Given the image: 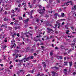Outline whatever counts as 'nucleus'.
<instances>
[{
	"label": "nucleus",
	"instance_id": "nucleus-1",
	"mask_svg": "<svg viewBox=\"0 0 76 76\" xmlns=\"http://www.w3.org/2000/svg\"><path fill=\"white\" fill-rule=\"evenodd\" d=\"M38 6L39 7L40 10H37V11L39 12L40 15H43V14L44 13V12L45 11V9L44 7L43 9H42V7L41 6L39 5H38Z\"/></svg>",
	"mask_w": 76,
	"mask_h": 76
},
{
	"label": "nucleus",
	"instance_id": "nucleus-2",
	"mask_svg": "<svg viewBox=\"0 0 76 76\" xmlns=\"http://www.w3.org/2000/svg\"><path fill=\"white\" fill-rule=\"evenodd\" d=\"M11 42L12 44H13V45H11V48H13V47H15L16 46V44L14 43L15 42V40H14L13 39L11 41Z\"/></svg>",
	"mask_w": 76,
	"mask_h": 76
},
{
	"label": "nucleus",
	"instance_id": "nucleus-3",
	"mask_svg": "<svg viewBox=\"0 0 76 76\" xmlns=\"http://www.w3.org/2000/svg\"><path fill=\"white\" fill-rule=\"evenodd\" d=\"M34 10H32L29 13V12H26L27 13H28V15H31V16L30 17V18H31V19L33 18V17L32 16V13H33V12H34Z\"/></svg>",
	"mask_w": 76,
	"mask_h": 76
},
{
	"label": "nucleus",
	"instance_id": "nucleus-4",
	"mask_svg": "<svg viewBox=\"0 0 76 76\" xmlns=\"http://www.w3.org/2000/svg\"><path fill=\"white\" fill-rule=\"evenodd\" d=\"M30 57H28L27 58H26V56H25L24 58L23 59V60H24V63H25L26 61H28V60H29L30 59Z\"/></svg>",
	"mask_w": 76,
	"mask_h": 76
},
{
	"label": "nucleus",
	"instance_id": "nucleus-5",
	"mask_svg": "<svg viewBox=\"0 0 76 76\" xmlns=\"http://www.w3.org/2000/svg\"><path fill=\"white\" fill-rule=\"evenodd\" d=\"M69 3H72V1H69V2H67L65 4H64V5H62V6H68V5H69Z\"/></svg>",
	"mask_w": 76,
	"mask_h": 76
},
{
	"label": "nucleus",
	"instance_id": "nucleus-6",
	"mask_svg": "<svg viewBox=\"0 0 76 76\" xmlns=\"http://www.w3.org/2000/svg\"><path fill=\"white\" fill-rule=\"evenodd\" d=\"M29 18H27L26 20H23V22L24 23H27L28 21H29Z\"/></svg>",
	"mask_w": 76,
	"mask_h": 76
},
{
	"label": "nucleus",
	"instance_id": "nucleus-7",
	"mask_svg": "<svg viewBox=\"0 0 76 76\" xmlns=\"http://www.w3.org/2000/svg\"><path fill=\"white\" fill-rule=\"evenodd\" d=\"M47 30H48V33H50V31H53V29L50 28H47Z\"/></svg>",
	"mask_w": 76,
	"mask_h": 76
},
{
	"label": "nucleus",
	"instance_id": "nucleus-8",
	"mask_svg": "<svg viewBox=\"0 0 76 76\" xmlns=\"http://www.w3.org/2000/svg\"><path fill=\"white\" fill-rule=\"evenodd\" d=\"M12 56H15L16 58H17L18 57H19V55L18 54H16V53H15V54L13 53L12 54Z\"/></svg>",
	"mask_w": 76,
	"mask_h": 76
},
{
	"label": "nucleus",
	"instance_id": "nucleus-9",
	"mask_svg": "<svg viewBox=\"0 0 76 76\" xmlns=\"http://www.w3.org/2000/svg\"><path fill=\"white\" fill-rule=\"evenodd\" d=\"M44 76V74L42 73L41 75H40V73H38V74L36 75H35V76Z\"/></svg>",
	"mask_w": 76,
	"mask_h": 76
},
{
	"label": "nucleus",
	"instance_id": "nucleus-10",
	"mask_svg": "<svg viewBox=\"0 0 76 76\" xmlns=\"http://www.w3.org/2000/svg\"><path fill=\"white\" fill-rule=\"evenodd\" d=\"M42 65H43L44 67H46V64L45 62H42Z\"/></svg>",
	"mask_w": 76,
	"mask_h": 76
},
{
	"label": "nucleus",
	"instance_id": "nucleus-11",
	"mask_svg": "<svg viewBox=\"0 0 76 76\" xmlns=\"http://www.w3.org/2000/svg\"><path fill=\"white\" fill-rule=\"evenodd\" d=\"M64 72L65 75H67V70L66 69H64Z\"/></svg>",
	"mask_w": 76,
	"mask_h": 76
},
{
	"label": "nucleus",
	"instance_id": "nucleus-12",
	"mask_svg": "<svg viewBox=\"0 0 76 76\" xmlns=\"http://www.w3.org/2000/svg\"><path fill=\"white\" fill-rule=\"evenodd\" d=\"M69 66L70 67H71L72 66V61H70V62H69Z\"/></svg>",
	"mask_w": 76,
	"mask_h": 76
},
{
	"label": "nucleus",
	"instance_id": "nucleus-13",
	"mask_svg": "<svg viewBox=\"0 0 76 76\" xmlns=\"http://www.w3.org/2000/svg\"><path fill=\"white\" fill-rule=\"evenodd\" d=\"M52 76H55L56 75V72H54V71H52Z\"/></svg>",
	"mask_w": 76,
	"mask_h": 76
},
{
	"label": "nucleus",
	"instance_id": "nucleus-14",
	"mask_svg": "<svg viewBox=\"0 0 76 76\" xmlns=\"http://www.w3.org/2000/svg\"><path fill=\"white\" fill-rule=\"evenodd\" d=\"M60 17H64V13H62L61 15H60Z\"/></svg>",
	"mask_w": 76,
	"mask_h": 76
},
{
	"label": "nucleus",
	"instance_id": "nucleus-15",
	"mask_svg": "<svg viewBox=\"0 0 76 76\" xmlns=\"http://www.w3.org/2000/svg\"><path fill=\"white\" fill-rule=\"evenodd\" d=\"M16 2L20 3L22 2V1H21L20 0H17V1H16Z\"/></svg>",
	"mask_w": 76,
	"mask_h": 76
},
{
	"label": "nucleus",
	"instance_id": "nucleus-16",
	"mask_svg": "<svg viewBox=\"0 0 76 76\" xmlns=\"http://www.w3.org/2000/svg\"><path fill=\"white\" fill-rule=\"evenodd\" d=\"M76 10V6L75 5L72 8V10Z\"/></svg>",
	"mask_w": 76,
	"mask_h": 76
},
{
	"label": "nucleus",
	"instance_id": "nucleus-17",
	"mask_svg": "<svg viewBox=\"0 0 76 76\" xmlns=\"http://www.w3.org/2000/svg\"><path fill=\"white\" fill-rule=\"evenodd\" d=\"M64 66H67V62L65 61L64 62Z\"/></svg>",
	"mask_w": 76,
	"mask_h": 76
},
{
	"label": "nucleus",
	"instance_id": "nucleus-18",
	"mask_svg": "<svg viewBox=\"0 0 76 76\" xmlns=\"http://www.w3.org/2000/svg\"><path fill=\"white\" fill-rule=\"evenodd\" d=\"M22 5H24V7H25V6H26V2H24L22 3Z\"/></svg>",
	"mask_w": 76,
	"mask_h": 76
},
{
	"label": "nucleus",
	"instance_id": "nucleus-19",
	"mask_svg": "<svg viewBox=\"0 0 76 76\" xmlns=\"http://www.w3.org/2000/svg\"><path fill=\"white\" fill-rule=\"evenodd\" d=\"M54 16H58V17H60V15H58V13H55L54 14Z\"/></svg>",
	"mask_w": 76,
	"mask_h": 76
},
{
	"label": "nucleus",
	"instance_id": "nucleus-20",
	"mask_svg": "<svg viewBox=\"0 0 76 76\" xmlns=\"http://www.w3.org/2000/svg\"><path fill=\"white\" fill-rule=\"evenodd\" d=\"M75 45V43H74L71 44L70 45L71 47H74V45Z\"/></svg>",
	"mask_w": 76,
	"mask_h": 76
},
{
	"label": "nucleus",
	"instance_id": "nucleus-21",
	"mask_svg": "<svg viewBox=\"0 0 76 76\" xmlns=\"http://www.w3.org/2000/svg\"><path fill=\"white\" fill-rule=\"evenodd\" d=\"M53 69L55 68V69H56L57 70H58V67H56V66H55L54 67H52Z\"/></svg>",
	"mask_w": 76,
	"mask_h": 76
},
{
	"label": "nucleus",
	"instance_id": "nucleus-22",
	"mask_svg": "<svg viewBox=\"0 0 76 76\" xmlns=\"http://www.w3.org/2000/svg\"><path fill=\"white\" fill-rule=\"evenodd\" d=\"M4 21H7V20H8V19H6V18H4Z\"/></svg>",
	"mask_w": 76,
	"mask_h": 76
},
{
	"label": "nucleus",
	"instance_id": "nucleus-23",
	"mask_svg": "<svg viewBox=\"0 0 76 76\" xmlns=\"http://www.w3.org/2000/svg\"><path fill=\"white\" fill-rule=\"evenodd\" d=\"M72 50L71 49H70L69 50H68V53H70V52H71V51H72Z\"/></svg>",
	"mask_w": 76,
	"mask_h": 76
},
{
	"label": "nucleus",
	"instance_id": "nucleus-24",
	"mask_svg": "<svg viewBox=\"0 0 76 76\" xmlns=\"http://www.w3.org/2000/svg\"><path fill=\"white\" fill-rule=\"evenodd\" d=\"M19 19L20 20H22V17H19Z\"/></svg>",
	"mask_w": 76,
	"mask_h": 76
},
{
	"label": "nucleus",
	"instance_id": "nucleus-25",
	"mask_svg": "<svg viewBox=\"0 0 76 76\" xmlns=\"http://www.w3.org/2000/svg\"><path fill=\"white\" fill-rule=\"evenodd\" d=\"M58 12H61V10L60 9H58Z\"/></svg>",
	"mask_w": 76,
	"mask_h": 76
},
{
	"label": "nucleus",
	"instance_id": "nucleus-26",
	"mask_svg": "<svg viewBox=\"0 0 76 76\" xmlns=\"http://www.w3.org/2000/svg\"><path fill=\"white\" fill-rule=\"evenodd\" d=\"M14 29H15V30H16V29H19V27H15L14 28Z\"/></svg>",
	"mask_w": 76,
	"mask_h": 76
},
{
	"label": "nucleus",
	"instance_id": "nucleus-27",
	"mask_svg": "<svg viewBox=\"0 0 76 76\" xmlns=\"http://www.w3.org/2000/svg\"><path fill=\"white\" fill-rule=\"evenodd\" d=\"M15 16V14H13V15H12L11 16V18H12L13 17H14V16Z\"/></svg>",
	"mask_w": 76,
	"mask_h": 76
},
{
	"label": "nucleus",
	"instance_id": "nucleus-28",
	"mask_svg": "<svg viewBox=\"0 0 76 76\" xmlns=\"http://www.w3.org/2000/svg\"><path fill=\"white\" fill-rule=\"evenodd\" d=\"M11 12L12 13H15V11H14V10H11Z\"/></svg>",
	"mask_w": 76,
	"mask_h": 76
},
{
	"label": "nucleus",
	"instance_id": "nucleus-29",
	"mask_svg": "<svg viewBox=\"0 0 76 76\" xmlns=\"http://www.w3.org/2000/svg\"><path fill=\"white\" fill-rule=\"evenodd\" d=\"M56 23H58V24L59 26H58V28H59L60 27V24H59V23H58L57 21L56 22Z\"/></svg>",
	"mask_w": 76,
	"mask_h": 76
},
{
	"label": "nucleus",
	"instance_id": "nucleus-30",
	"mask_svg": "<svg viewBox=\"0 0 76 76\" xmlns=\"http://www.w3.org/2000/svg\"><path fill=\"white\" fill-rule=\"evenodd\" d=\"M35 38H36L35 37L33 39V40L34 41H35V42H37V41H38L35 40Z\"/></svg>",
	"mask_w": 76,
	"mask_h": 76
},
{
	"label": "nucleus",
	"instance_id": "nucleus-31",
	"mask_svg": "<svg viewBox=\"0 0 76 76\" xmlns=\"http://www.w3.org/2000/svg\"><path fill=\"white\" fill-rule=\"evenodd\" d=\"M69 30H67L66 31V34H68L69 32Z\"/></svg>",
	"mask_w": 76,
	"mask_h": 76
},
{
	"label": "nucleus",
	"instance_id": "nucleus-32",
	"mask_svg": "<svg viewBox=\"0 0 76 76\" xmlns=\"http://www.w3.org/2000/svg\"><path fill=\"white\" fill-rule=\"evenodd\" d=\"M50 56H52V55H53V52H51L50 53Z\"/></svg>",
	"mask_w": 76,
	"mask_h": 76
},
{
	"label": "nucleus",
	"instance_id": "nucleus-33",
	"mask_svg": "<svg viewBox=\"0 0 76 76\" xmlns=\"http://www.w3.org/2000/svg\"><path fill=\"white\" fill-rule=\"evenodd\" d=\"M73 41L75 42H76V38L73 39Z\"/></svg>",
	"mask_w": 76,
	"mask_h": 76
},
{
	"label": "nucleus",
	"instance_id": "nucleus-34",
	"mask_svg": "<svg viewBox=\"0 0 76 76\" xmlns=\"http://www.w3.org/2000/svg\"><path fill=\"white\" fill-rule=\"evenodd\" d=\"M71 28L72 29V30H73L74 29V28H74V27H73V26H71Z\"/></svg>",
	"mask_w": 76,
	"mask_h": 76
},
{
	"label": "nucleus",
	"instance_id": "nucleus-35",
	"mask_svg": "<svg viewBox=\"0 0 76 76\" xmlns=\"http://www.w3.org/2000/svg\"><path fill=\"white\" fill-rule=\"evenodd\" d=\"M21 6H22V4H20L18 5V7H21Z\"/></svg>",
	"mask_w": 76,
	"mask_h": 76
},
{
	"label": "nucleus",
	"instance_id": "nucleus-36",
	"mask_svg": "<svg viewBox=\"0 0 76 76\" xmlns=\"http://www.w3.org/2000/svg\"><path fill=\"white\" fill-rule=\"evenodd\" d=\"M4 26H5V25L2 24L1 26V28H2L3 27H4V28L5 27Z\"/></svg>",
	"mask_w": 76,
	"mask_h": 76
},
{
	"label": "nucleus",
	"instance_id": "nucleus-37",
	"mask_svg": "<svg viewBox=\"0 0 76 76\" xmlns=\"http://www.w3.org/2000/svg\"><path fill=\"white\" fill-rule=\"evenodd\" d=\"M15 52H16V53H18V52H19V50H15Z\"/></svg>",
	"mask_w": 76,
	"mask_h": 76
},
{
	"label": "nucleus",
	"instance_id": "nucleus-38",
	"mask_svg": "<svg viewBox=\"0 0 76 76\" xmlns=\"http://www.w3.org/2000/svg\"><path fill=\"white\" fill-rule=\"evenodd\" d=\"M57 3H59L60 2V1H59V0H57Z\"/></svg>",
	"mask_w": 76,
	"mask_h": 76
},
{
	"label": "nucleus",
	"instance_id": "nucleus-39",
	"mask_svg": "<svg viewBox=\"0 0 76 76\" xmlns=\"http://www.w3.org/2000/svg\"><path fill=\"white\" fill-rule=\"evenodd\" d=\"M7 11H5L4 12V15H7Z\"/></svg>",
	"mask_w": 76,
	"mask_h": 76
},
{
	"label": "nucleus",
	"instance_id": "nucleus-40",
	"mask_svg": "<svg viewBox=\"0 0 76 76\" xmlns=\"http://www.w3.org/2000/svg\"><path fill=\"white\" fill-rule=\"evenodd\" d=\"M66 58H67V60H69V59H70V58L68 56H67V57H66Z\"/></svg>",
	"mask_w": 76,
	"mask_h": 76
},
{
	"label": "nucleus",
	"instance_id": "nucleus-41",
	"mask_svg": "<svg viewBox=\"0 0 76 76\" xmlns=\"http://www.w3.org/2000/svg\"><path fill=\"white\" fill-rule=\"evenodd\" d=\"M53 0H49V2H50V3H51V2H52V1H53Z\"/></svg>",
	"mask_w": 76,
	"mask_h": 76
},
{
	"label": "nucleus",
	"instance_id": "nucleus-42",
	"mask_svg": "<svg viewBox=\"0 0 76 76\" xmlns=\"http://www.w3.org/2000/svg\"><path fill=\"white\" fill-rule=\"evenodd\" d=\"M46 39H50V38L48 37H47Z\"/></svg>",
	"mask_w": 76,
	"mask_h": 76
},
{
	"label": "nucleus",
	"instance_id": "nucleus-43",
	"mask_svg": "<svg viewBox=\"0 0 76 76\" xmlns=\"http://www.w3.org/2000/svg\"><path fill=\"white\" fill-rule=\"evenodd\" d=\"M3 10V8H1L0 9V12H1Z\"/></svg>",
	"mask_w": 76,
	"mask_h": 76
},
{
	"label": "nucleus",
	"instance_id": "nucleus-44",
	"mask_svg": "<svg viewBox=\"0 0 76 76\" xmlns=\"http://www.w3.org/2000/svg\"><path fill=\"white\" fill-rule=\"evenodd\" d=\"M17 36L18 37H19V33H18L17 34Z\"/></svg>",
	"mask_w": 76,
	"mask_h": 76
},
{
	"label": "nucleus",
	"instance_id": "nucleus-45",
	"mask_svg": "<svg viewBox=\"0 0 76 76\" xmlns=\"http://www.w3.org/2000/svg\"><path fill=\"white\" fill-rule=\"evenodd\" d=\"M63 47H63V45H61V48H62V49H63Z\"/></svg>",
	"mask_w": 76,
	"mask_h": 76
},
{
	"label": "nucleus",
	"instance_id": "nucleus-46",
	"mask_svg": "<svg viewBox=\"0 0 76 76\" xmlns=\"http://www.w3.org/2000/svg\"><path fill=\"white\" fill-rule=\"evenodd\" d=\"M31 73H34V70H33L31 71Z\"/></svg>",
	"mask_w": 76,
	"mask_h": 76
},
{
	"label": "nucleus",
	"instance_id": "nucleus-47",
	"mask_svg": "<svg viewBox=\"0 0 76 76\" xmlns=\"http://www.w3.org/2000/svg\"><path fill=\"white\" fill-rule=\"evenodd\" d=\"M31 59H33L34 58V56H31Z\"/></svg>",
	"mask_w": 76,
	"mask_h": 76
},
{
	"label": "nucleus",
	"instance_id": "nucleus-48",
	"mask_svg": "<svg viewBox=\"0 0 76 76\" xmlns=\"http://www.w3.org/2000/svg\"><path fill=\"white\" fill-rule=\"evenodd\" d=\"M58 57L59 58H60V59H62V58H63L62 56H58Z\"/></svg>",
	"mask_w": 76,
	"mask_h": 76
},
{
	"label": "nucleus",
	"instance_id": "nucleus-49",
	"mask_svg": "<svg viewBox=\"0 0 76 76\" xmlns=\"http://www.w3.org/2000/svg\"><path fill=\"white\" fill-rule=\"evenodd\" d=\"M76 72H74L73 73V75H76Z\"/></svg>",
	"mask_w": 76,
	"mask_h": 76
},
{
	"label": "nucleus",
	"instance_id": "nucleus-50",
	"mask_svg": "<svg viewBox=\"0 0 76 76\" xmlns=\"http://www.w3.org/2000/svg\"><path fill=\"white\" fill-rule=\"evenodd\" d=\"M67 20H70V18H69L67 19Z\"/></svg>",
	"mask_w": 76,
	"mask_h": 76
},
{
	"label": "nucleus",
	"instance_id": "nucleus-51",
	"mask_svg": "<svg viewBox=\"0 0 76 76\" xmlns=\"http://www.w3.org/2000/svg\"><path fill=\"white\" fill-rule=\"evenodd\" d=\"M73 15H75V16H76V12H74V13H73Z\"/></svg>",
	"mask_w": 76,
	"mask_h": 76
},
{
	"label": "nucleus",
	"instance_id": "nucleus-52",
	"mask_svg": "<svg viewBox=\"0 0 76 76\" xmlns=\"http://www.w3.org/2000/svg\"><path fill=\"white\" fill-rule=\"evenodd\" d=\"M55 49H56V50H58V48L57 47H56L55 48Z\"/></svg>",
	"mask_w": 76,
	"mask_h": 76
},
{
	"label": "nucleus",
	"instance_id": "nucleus-53",
	"mask_svg": "<svg viewBox=\"0 0 76 76\" xmlns=\"http://www.w3.org/2000/svg\"><path fill=\"white\" fill-rule=\"evenodd\" d=\"M28 6H30L31 5V3H30V2H29L28 3Z\"/></svg>",
	"mask_w": 76,
	"mask_h": 76
},
{
	"label": "nucleus",
	"instance_id": "nucleus-54",
	"mask_svg": "<svg viewBox=\"0 0 76 76\" xmlns=\"http://www.w3.org/2000/svg\"><path fill=\"white\" fill-rule=\"evenodd\" d=\"M3 56L4 57L3 58L4 59H6V56H5L4 55H3Z\"/></svg>",
	"mask_w": 76,
	"mask_h": 76
},
{
	"label": "nucleus",
	"instance_id": "nucleus-55",
	"mask_svg": "<svg viewBox=\"0 0 76 76\" xmlns=\"http://www.w3.org/2000/svg\"><path fill=\"white\" fill-rule=\"evenodd\" d=\"M36 21L37 22H39V20L38 19H37V20H36Z\"/></svg>",
	"mask_w": 76,
	"mask_h": 76
},
{
	"label": "nucleus",
	"instance_id": "nucleus-56",
	"mask_svg": "<svg viewBox=\"0 0 76 76\" xmlns=\"http://www.w3.org/2000/svg\"><path fill=\"white\" fill-rule=\"evenodd\" d=\"M25 13L23 15V18L25 17Z\"/></svg>",
	"mask_w": 76,
	"mask_h": 76
},
{
	"label": "nucleus",
	"instance_id": "nucleus-57",
	"mask_svg": "<svg viewBox=\"0 0 76 76\" xmlns=\"http://www.w3.org/2000/svg\"><path fill=\"white\" fill-rule=\"evenodd\" d=\"M53 36H51L50 37V39H51V38H53Z\"/></svg>",
	"mask_w": 76,
	"mask_h": 76
},
{
	"label": "nucleus",
	"instance_id": "nucleus-58",
	"mask_svg": "<svg viewBox=\"0 0 76 76\" xmlns=\"http://www.w3.org/2000/svg\"><path fill=\"white\" fill-rule=\"evenodd\" d=\"M34 56H37V54H36V53H34Z\"/></svg>",
	"mask_w": 76,
	"mask_h": 76
},
{
	"label": "nucleus",
	"instance_id": "nucleus-59",
	"mask_svg": "<svg viewBox=\"0 0 76 76\" xmlns=\"http://www.w3.org/2000/svg\"><path fill=\"white\" fill-rule=\"evenodd\" d=\"M29 64L28 63H27L26 64V66H28V65H29Z\"/></svg>",
	"mask_w": 76,
	"mask_h": 76
},
{
	"label": "nucleus",
	"instance_id": "nucleus-60",
	"mask_svg": "<svg viewBox=\"0 0 76 76\" xmlns=\"http://www.w3.org/2000/svg\"><path fill=\"white\" fill-rule=\"evenodd\" d=\"M28 7H30V8H32V6L31 5H30L29 6H28Z\"/></svg>",
	"mask_w": 76,
	"mask_h": 76
},
{
	"label": "nucleus",
	"instance_id": "nucleus-61",
	"mask_svg": "<svg viewBox=\"0 0 76 76\" xmlns=\"http://www.w3.org/2000/svg\"><path fill=\"white\" fill-rule=\"evenodd\" d=\"M64 24V22H63L62 23V24L63 25Z\"/></svg>",
	"mask_w": 76,
	"mask_h": 76
},
{
	"label": "nucleus",
	"instance_id": "nucleus-62",
	"mask_svg": "<svg viewBox=\"0 0 76 76\" xmlns=\"http://www.w3.org/2000/svg\"><path fill=\"white\" fill-rule=\"evenodd\" d=\"M41 47H42V49H44V47L43 46H41Z\"/></svg>",
	"mask_w": 76,
	"mask_h": 76
},
{
	"label": "nucleus",
	"instance_id": "nucleus-63",
	"mask_svg": "<svg viewBox=\"0 0 76 76\" xmlns=\"http://www.w3.org/2000/svg\"><path fill=\"white\" fill-rule=\"evenodd\" d=\"M13 22H11L10 23V25H13Z\"/></svg>",
	"mask_w": 76,
	"mask_h": 76
},
{
	"label": "nucleus",
	"instance_id": "nucleus-64",
	"mask_svg": "<svg viewBox=\"0 0 76 76\" xmlns=\"http://www.w3.org/2000/svg\"><path fill=\"white\" fill-rule=\"evenodd\" d=\"M18 22V20H15V22Z\"/></svg>",
	"mask_w": 76,
	"mask_h": 76
}]
</instances>
